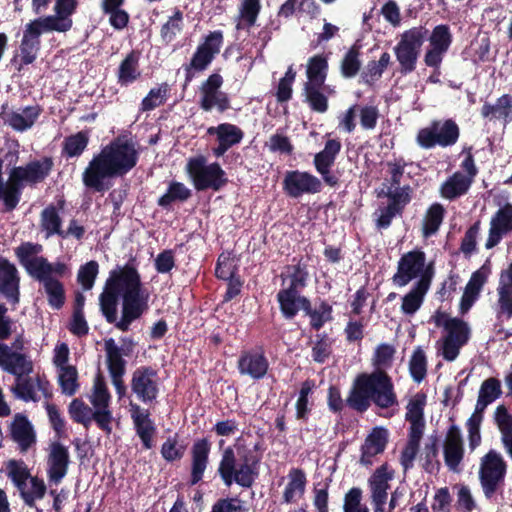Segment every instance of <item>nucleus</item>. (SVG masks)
<instances>
[{"label": "nucleus", "instance_id": "obj_16", "mask_svg": "<svg viewBox=\"0 0 512 512\" xmlns=\"http://www.w3.org/2000/svg\"><path fill=\"white\" fill-rule=\"evenodd\" d=\"M223 78L221 75L211 74L206 81L200 86V106L205 111L217 109L220 112L225 111L229 107V99L221 86Z\"/></svg>", "mask_w": 512, "mask_h": 512}, {"label": "nucleus", "instance_id": "obj_1", "mask_svg": "<svg viewBox=\"0 0 512 512\" xmlns=\"http://www.w3.org/2000/svg\"><path fill=\"white\" fill-rule=\"evenodd\" d=\"M149 293L141 287L137 271L129 266L110 272L103 292L100 308L109 323H116L122 331L148 310Z\"/></svg>", "mask_w": 512, "mask_h": 512}, {"label": "nucleus", "instance_id": "obj_24", "mask_svg": "<svg viewBox=\"0 0 512 512\" xmlns=\"http://www.w3.org/2000/svg\"><path fill=\"white\" fill-rule=\"evenodd\" d=\"M76 6V0H56L55 15L40 17L37 20L51 32H66L72 27L70 16L74 13Z\"/></svg>", "mask_w": 512, "mask_h": 512}, {"label": "nucleus", "instance_id": "obj_54", "mask_svg": "<svg viewBox=\"0 0 512 512\" xmlns=\"http://www.w3.org/2000/svg\"><path fill=\"white\" fill-rule=\"evenodd\" d=\"M423 434L421 432L409 431L407 444L401 453V464L405 470L412 467Z\"/></svg>", "mask_w": 512, "mask_h": 512}, {"label": "nucleus", "instance_id": "obj_60", "mask_svg": "<svg viewBox=\"0 0 512 512\" xmlns=\"http://www.w3.org/2000/svg\"><path fill=\"white\" fill-rule=\"evenodd\" d=\"M69 413L74 421L85 426H88L91 421L94 420V409L90 408L79 399H74L71 402L69 406Z\"/></svg>", "mask_w": 512, "mask_h": 512}, {"label": "nucleus", "instance_id": "obj_35", "mask_svg": "<svg viewBox=\"0 0 512 512\" xmlns=\"http://www.w3.org/2000/svg\"><path fill=\"white\" fill-rule=\"evenodd\" d=\"M388 440V432L384 428L376 427L367 436L365 443L362 446L361 463L369 465L372 463V458L385 449Z\"/></svg>", "mask_w": 512, "mask_h": 512}, {"label": "nucleus", "instance_id": "obj_3", "mask_svg": "<svg viewBox=\"0 0 512 512\" xmlns=\"http://www.w3.org/2000/svg\"><path fill=\"white\" fill-rule=\"evenodd\" d=\"M42 250L41 244L25 242L15 249V254L27 273L42 284L49 305L59 309L64 304L65 291L58 277L65 274L67 266L62 262L50 263L39 256Z\"/></svg>", "mask_w": 512, "mask_h": 512}, {"label": "nucleus", "instance_id": "obj_56", "mask_svg": "<svg viewBox=\"0 0 512 512\" xmlns=\"http://www.w3.org/2000/svg\"><path fill=\"white\" fill-rule=\"evenodd\" d=\"M191 196V190L187 188L183 183L172 182L167 192L160 197L158 204L163 207L169 206L175 201H185Z\"/></svg>", "mask_w": 512, "mask_h": 512}, {"label": "nucleus", "instance_id": "obj_49", "mask_svg": "<svg viewBox=\"0 0 512 512\" xmlns=\"http://www.w3.org/2000/svg\"><path fill=\"white\" fill-rule=\"evenodd\" d=\"M18 491L24 503L29 507H34L36 501L45 496L46 485L43 480L38 479L37 477H30L29 483L27 482Z\"/></svg>", "mask_w": 512, "mask_h": 512}, {"label": "nucleus", "instance_id": "obj_27", "mask_svg": "<svg viewBox=\"0 0 512 512\" xmlns=\"http://www.w3.org/2000/svg\"><path fill=\"white\" fill-rule=\"evenodd\" d=\"M239 373L251 379H262L269 368V363L261 351L252 350L243 352L237 364Z\"/></svg>", "mask_w": 512, "mask_h": 512}, {"label": "nucleus", "instance_id": "obj_10", "mask_svg": "<svg viewBox=\"0 0 512 512\" xmlns=\"http://www.w3.org/2000/svg\"><path fill=\"white\" fill-rule=\"evenodd\" d=\"M434 276L433 263H426L425 253L420 250H414L405 253L398 262L397 272L393 276L394 284L402 287L406 286L413 279L418 281H428L430 286Z\"/></svg>", "mask_w": 512, "mask_h": 512}, {"label": "nucleus", "instance_id": "obj_61", "mask_svg": "<svg viewBox=\"0 0 512 512\" xmlns=\"http://www.w3.org/2000/svg\"><path fill=\"white\" fill-rule=\"evenodd\" d=\"M99 272V265L91 260L80 267L77 275L78 282L84 290H90L94 286L95 279Z\"/></svg>", "mask_w": 512, "mask_h": 512}, {"label": "nucleus", "instance_id": "obj_33", "mask_svg": "<svg viewBox=\"0 0 512 512\" xmlns=\"http://www.w3.org/2000/svg\"><path fill=\"white\" fill-rule=\"evenodd\" d=\"M392 473L386 468L377 469L369 480L372 502L375 506V512H383L384 505L387 500V490L389 489V481L392 479Z\"/></svg>", "mask_w": 512, "mask_h": 512}, {"label": "nucleus", "instance_id": "obj_40", "mask_svg": "<svg viewBox=\"0 0 512 512\" xmlns=\"http://www.w3.org/2000/svg\"><path fill=\"white\" fill-rule=\"evenodd\" d=\"M131 417L137 430L138 436L141 438L145 448L152 447V436L154 434V426L149 418L146 410L138 405H131Z\"/></svg>", "mask_w": 512, "mask_h": 512}, {"label": "nucleus", "instance_id": "obj_34", "mask_svg": "<svg viewBox=\"0 0 512 512\" xmlns=\"http://www.w3.org/2000/svg\"><path fill=\"white\" fill-rule=\"evenodd\" d=\"M210 443L207 439L197 440L191 449L192 463H191V484L198 483L204 475L208 465V457L210 453Z\"/></svg>", "mask_w": 512, "mask_h": 512}, {"label": "nucleus", "instance_id": "obj_53", "mask_svg": "<svg viewBox=\"0 0 512 512\" xmlns=\"http://www.w3.org/2000/svg\"><path fill=\"white\" fill-rule=\"evenodd\" d=\"M396 349L393 345L382 343L375 348L372 364L376 370L385 371L392 366Z\"/></svg>", "mask_w": 512, "mask_h": 512}, {"label": "nucleus", "instance_id": "obj_11", "mask_svg": "<svg viewBox=\"0 0 512 512\" xmlns=\"http://www.w3.org/2000/svg\"><path fill=\"white\" fill-rule=\"evenodd\" d=\"M187 172L197 190H219L226 184L224 170L218 163L208 164L202 156L192 158L187 164Z\"/></svg>", "mask_w": 512, "mask_h": 512}, {"label": "nucleus", "instance_id": "obj_38", "mask_svg": "<svg viewBox=\"0 0 512 512\" xmlns=\"http://www.w3.org/2000/svg\"><path fill=\"white\" fill-rule=\"evenodd\" d=\"M488 278V270L484 267L474 272L468 281L465 291L461 298L460 309L463 313L467 312L478 298L480 291Z\"/></svg>", "mask_w": 512, "mask_h": 512}, {"label": "nucleus", "instance_id": "obj_57", "mask_svg": "<svg viewBox=\"0 0 512 512\" xmlns=\"http://www.w3.org/2000/svg\"><path fill=\"white\" fill-rule=\"evenodd\" d=\"M58 381L62 388L63 393L71 396L78 389V372L75 366L57 369Z\"/></svg>", "mask_w": 512, "mask_h": 512}, {"label": "nucleus", "instance_id": "obj_62", "mask_svg": "<svg viewBox=\"0 0 512 512\" xmlns=\"http://www.w3.org/2000/svg\"><path fill=\"white\" fill-rule=\"evenodd\" d=\"M88 144V136L84 132H78L66 138L64 151L69 157L80 155Z\"/></svg>", "mask_w": 512, "mask_h": 512}, {"label": "nucleus", "instance_id": "obj_47", "mask_svg": "<svg viewBox=\"0 0 512 512\" xmlns=\"http://www.w3.org/2000/svg\"><path fill=\"white\" fill-rule=\"evenodd\" d=\"M61 218L57 209L49 205L42 210L40 214V229L45 233V238L48 239L53 235L62 234Z\"/></svg>", "mask_w": 512, "mask_h": 512}, {"label": "nucleus", "instance_id": "obj_8", "mask_svg": "<svg viewBox=\"0 0 512 512\" xmlns=\"http://www.w3.org/2000/svg\"><path fill=\"white\" fill-rule=\"evenodd\" d=\"M307 272L299 266L289 268L283 278V289L278 293L282 313L290 318L300 310H308L309 301L300 296L299 290L305 286Z\"/></svg>", "mask_w": 512, "mask_h": 512}, {"label": "nucleus", "instance_id": "obj_58", "mask_svg": "<svg viewBox=\"0 0 512 512\" xmlns=\"http://www.w3.org/2000/svg\"><path fill=\"white\" fill-rule=\"evenodd\" d=\"M409 371L413 380L420 383L426 376L427 373V359L424 351L418 347L413 352L410 362Z\"/></svg>", "mask_w": 512, "mask_h": 512}, {"label": "nucleus", "instance_id": "obj_20", "mask_svg": "<svg viewBox=\"0 0 512 512\" xmlns=\"http://www.w3.org/2000/svg\"><path fill=\"white\" fill-rule=\"evenodd\" d=\"M15 350L0 342V367L15 375L16 379L32 371L31 362L17 350L22 349V341L17 340Z\"/></svg>", "mask_w": 512, "mask_h": 512}, {"label": "nucleus", "instance_id": "obj_6", "mask_svg": "<svg viewBox=\"0 0 512 512\" xmlns=\"http://www.w3.org/2000/svg\"><path fill=\"white\" fill-rule=\"evenodd\" d=\"M218 473L227 487L236 483L243 488H249L258 475L257 463L246 455L237 457L234 450L228 447L222 454Z\"/></svg>", "mask_w": 512, "mask_h": 512}, {"label": "nucleus", "instance_id": "obj_5", "mask_svg": "<svg viewBox=\"0 0 512 512\" xmlns=\"http://www.w3.org/2000/svg\"><path fill=\"white\" fill-rule=\"evenodd\" d=\"M49 159L32 161L25 166L13 167L8 174L4 193V205L8 211L13 210L20 201L21 191L25 186H34L43 181L51 170Z\"/></svg>", "mask_w": 512, "mask_h": 512}, {"label": "nucleus", "instance_id": "obj_43", "mask_svg": "<svg viewBox=\"0 0 512 512\" xmlns=\"http://www.w3.org/2000/svg\"><path fill=\"white\" fill-rule=\"evenodd\" d=\"M39 115L37 107H26L21 112H1L2 118L14 129L23 131L30 128Z\"/></svg>", "mask_w": 512, "mask_h": 512}, {"label": "nucleus", "instance_id": "obj_36", "mask_svg": "<svg viewBox=\"0 0 512 512\" xmlns=\"http://www.w3.org/2000/svg\"><path fill=\"white\" fill-rule=\"evenodd\" d=\"M426 405V396L422 393L413 395L407 406L405 419L409 422V431L424 433L425 420L424 408Z\"/></svg>", "mask_w": 512, "mask_h": 512}, {"label": "nucleus", "instance_id": "obj_18", "mask_svg": "<svg viewBox=\"0 0 512 512\" xmlns=\"http://www.w3.org/2000/svg\"><path fill=\"white\" fill-rule=\"evenodd\" d=\"M223 42V35L219 31L210 33L193 55L190 64L186 67V82L191 81L193 75L191 70L202 71L208 67L214 56L219 53Z\"/></svg>", "mask_w": 512, "mask_h": 512}, {"label": "nucleus", "instance_id": "obj_25", "mask_svg": "<svg viewBox=\"0 0 512 512\" xmlns=\"http://www.w3.org/2000/svg\"><path fill=\"white\" fill-rule=\"evenodd\" d=\"M105 351L112 383L115 387L116 393L121 398L126 393V386L123 381L125 361L122 358L120 348L115 344L113 339L105 341Z\"/></svg>", "mask_w": 512, "mask_h": 512}, {"label": "nucleus", "instance_id": "obj_22", "mask_svg": "<svg viewBox=\"0 0 512 512\" xmlns=\"http://www.w3.org/2000/svg\"><path fill=\"white\" fill-rule=\"evenodd\" d=\"M47 32L51 31L37 19L26 24L20 45V56L23 64L28 65L34 62L40 48V36Z\"/></svg>", "mask_w": 512, "mask_h": 512}, {"label": "nucleus", "instance_id": "obj_17", "mask_svg": "<svg viewBox=\"0 0 512 512\" xmlns=\"http://www.w3.org/2000/svg\"><path fill=\"white\" fill-rule=\"evenodd\" d=\"M492 307L499 322L512 318V262L499 275Z\"/></svg>", "mask_w": 512, "mask_h": 512}, {"label": "nucleus", "instance_id": "obj_42", "mask_svg": "<svg viewBox=\"0 0 512 512\" xmlns=\"http://www.w3.org/2000/svg\"><path fill=\"white\" fill-rule=\"evenodd\" d=\"M428 281H417L416 285L402 298L401 311L406 315L415 314L423 304L429 290Z\"/></svg>", "mask_w": 512, "mask_h": 512}, {"label": "nucleus", "instance_id": "obj_51", "mask_svg": "<svg viewBox=\"0 0 512 512\" xmlns=\"http://www.w3.org/2000/svg\"><path fill=\"white\" fill-rule=\"evenodd\" d=\"M361 65L360 45L354 44L341 61V73L346 78H352L359 72Z\"/></svg>", "mask_w": 512, "mask_h": 512}, {"label": "nucleus", "instance_id": "obj_48", "mask_svg": "<svg viewBox=\"0 0 512 512\" xmlns=\"http://www.w3.org/2000/svg\"><path fill=\"white\" fill-rule=\"evenodd\" d=\"M444 213V207L439 203H434L429 207L422 220V234L425 238L437 233L443 221Z\"/></svg>", "mask_w": 512, "mask_h": 512}, {"label": "nucleus", "instance_id": "obj_63", "mask_svg": "<svg viewBox=\"0 0 512 512\" xmlns=\"http://www.w3.org/2000/svg\"><path fill=\"white\" fill-rule=\"evenodd\" d=\"M311 318V325L315 329L321 328L324 323L331 320L332 307L325 302H321L314 310H305Z\"/></svg>", "mask_w": 512, "mask_h": 512}, {"label": "nucleus", "instance_id": "obj_15", "mask_svg": "<svg viewBox=\"0 0 512 512\" xmlns=\"http://www.w3.org/2000/svg\"><path fill=\"white\" fill-rule=\"evenodd\" d=\"M428 46L424 55V63L428 67L439 70L443 58L452 43V34L447 25H437L428 37Z\"/></svg>", "mask_w": 512, "mask_h": 512}, {"label": "nucleus", "instance_id": "obj_13", "mask_svg": "<svg viewBox=\"0 0 512 512\" xmlns=\"http://www.w3.org/2000/svg\"><path fill=\"white\" fill-rule=\"evenodd\" d=\"M506 474V463L500 453L491 450L482 457L480 463V481L484 494L491 497Z\"/></svg>", "mask_w": 512, "mask_h": 512}, {"label": "nucleus", "instance_id": "obj_23", "mask_svg": "<svg viewBox=\"0 0 512 512\" xmlns=\"http://www.w3.org/2000/svg\"><path fill=\"white\" fill-rule=\"evenodd\" d=\"M509 233H512V204L506 203L491 217L485 247L487 249L495 247Z\"/></svg>", "mask_w": 512, "mask_h": 512}, {"label": "nucleus", "instance_id": "obj_2", "mask_svg": "<svg viewBox=\"0 0 512 512\" xmlns=\"http://www.w3.org/2000/svg\"><path fill=\"white\" fill-rule=\"evenodd\" d=\"M138 160L133 142L117 139L95 155L83 172L86 187L102 192L110 188V179L127 174Z\"/></svg>", "mask_w": 512, "mask_h": 512}, {"label": "nucleus", "instance_id": "obj_28", "mask_svg": "<svg viewBox=\"0 0 512 512\" xmlns=\"http://www.w3.org/2000/svg\"><path fill=\"white\" fill-rule=\"evenodd\" d=\"M19 281L15 265L0 257V293L13 305L19 302Z\"/></svg>", "mask_w": 512, "mask_h": 512}, {"label": "nucleus", "instance_id": "obj_37", "mask_svg": "<svg viewBox=\"0 0 512 512\" xmlns=\"http://www.w3.org/2000/svg\"><path fill=\"white\" fill-rule=\"evenodd\" d=\"M488 278V270L484 267L474 272L468 281L465 291L461 298L460 309L463 313L467 312L478 298L480 291Z\"/></svg>", "mask_w": 512, "mask_h": 512}, {"label": "nucleus", "instance_id": "obj_30", "mask_svg": "<svg viewBox=\"0 0 512 512\" xmlns=\"http://www.w3.org/2000/svg\"><path fill=\"white\" fill-rule=\"evenodd\" d=\"M464 448L460 429L452 426L447 432L444 442L445 463L450 470L459 471V465L463 459Z\"/></svg>", "mask_w": 512, "mask_h": 512}, {"label": "nucleus", "instance_id": "obj_59", "mask_svg": "<svg viewBox=\"0 0 512 512\" xmlns=\"http://www.w3.org/2000/svg\"><path fill=\"white\" fill-rule=\"evenodd\" d=\"M320 87L305 83V98L314 111L324 113L328 109V101L324 94L319 91Z\"/></svg>", "mask_w": 512, "mask_h": 512}, {"label": "nucleus", "instance_id": "obj_26", "mask_svg": "<svg viewBox=\"0 0 512 512\" xmlns=\"http://www.w3.org/2000/svg\"><path fill=\"white\" fill-rule=\"evenodd\" d=\"M69 462L68 449L59 443L52 444L47 459V475L51 483L58 485L63 480L67 474Z\"/></svg>", "mask_w": 512, "mask_h": 512}, {"label": "nucleus", "instance_id": "obj_14", "mask_svg": "<svg viewBox=\"0 0 512 512\" xmlns=\"http://www.w3.org/2000/svg\"><path fill=\"white\" fill-rule=\"evenodd\" d=\"M88 398L94 409V421L103 431L110 434L112 431L111 423L113 419L112 412L109 409L111 395L103 377L100 374L95 377Z\"/></svg>", "mask_w": 512, "mask_h": 512}, {"label": "nucleus", "instance_id": "obj_19", "mask_svg": "<svg viewBox=\"0 0 512 512\" xmlns=\"http://www.w3.org/2000/svg\"><path fill=\"white\" fill-rule=\"evenodd\" d=\"M321 187V181L316 176L299 170L286 172L283 179L284 191L293 198L318 193Z\"/></svg>", "mask_w": 512, "mask_h": 512}, {"label": "nucleus", "instance_id": "obj_46", "mask_svg": "<svg viewBox=\"0 0 512 512\" xmlns=\"http://www.w3.org/2000/svg\"><path fill=\"white\" fill-rule=\"evenodd\" d=\"M502 393L501 383L496 378H488L480 386L477 408L479 411H484L486 407L500 397Z\"/></svg>", "mask_w": 512, "mask_h": 512}, {"label": "nucleus", "instance_id": "obj_45", "mask_svg": "<svg viewBox=\"0 0 512 512\" xmlns=\"http://www.w3.org/2000/svg\"><path fill=\"white\" fill-rule=\"evenodd\" d=\"M288 484L283 493V499L286 503L297 501L304 493L306 485V476L300 469H291L288 474Z\"/></svg>", "mask_w": 512, "mask_h": 512}, {"label": "nucleus", "instance_id": "obj_7", "mask_svg": "<svg viewBox=\"0 0 512 512\" xmlns=\"http://www.w3.org/2000/svg\"><path fill=\"white\" fill-rule=\"evenodd\" d=\"M437 326L444 328V335L436 343L438 354L446 361H454L461 348L468 342L470 328L464 321L457 318H450L444 313L435 316Z\"/></svg>", "mask_w": 512, "mask_h": 512}, {"label": "nucleus", "instance_id": "obj_64", "mask_svg": "<svg viewBox=\"0 0 512 512\" xmlns=\"http://www.w3.org/2000/svg\"><path fill=\"white\" fill-rule=\"evenodd\" d=\"M362 491L359 488L350 489L344 498V512H369L368 508L361 504Z\"/></svg>", "mask_w": 512, "mask_h": 512}, {"label": "nucleus", "instance_id": "obj_39", "mask_svg": "<svg viewBox=\"0 0 512 512\" xmlns=\"http://www.w3.org/2000/svg\"><path fill=\"white\" fill-rule=\"evenodd\" d=\"M481 115L490 120H502L504 123L512 121V96L502 95L495 104L485 103L481 108Z\"/></svg>", "mask_w": 512, "mask_h": 512}, {"label": "nucleus", "instance_id": "obj_31", "mask_svg": "<svg viewBox=\"0 0 512 512\" xmlns=\"http://www.w3.org/2000/svg\"><path fill=\"white\" fill-rule=\"evenodd\" d=\"M207 133L217 136L218 146L213 148V153L217 157L222 156L230 147L238 144L243 138L241 129L230 123L209 127Z\"/></svg>", "mask_w": 512, "mask_h": 512}, {"label": "nucleus", "instance_id": "obj_50", "mask_svg": "<svg viewBox=\"0 0 512 512\" xmlns=\"http://www.w3.org/2000/svg\"><path fill=\"white\" fill-rule=\"evenodd\" d=\"M327 67V60L323 56L316 55L310 58L307 64L308 81L306 83H311L313 86H322L326 78Z\"/></svg>", "mask_w": 512, "mask_h": 512}, {"label": "nucleus", "instance_id": "obj_52", "mask_svg": "<svg viewBox=\"0 0 512 512\" xmlns=\"http://www.w3.org/2000/svg\"><path fill=\"white\" fill-rule=\"evenodd\" d=\"M139 57L136 53L131 52L120 64L118 78L121 84H129L135 81L140 72L138 70Z\"/></svg>", "mask_w": 512, "mask_h": 512}, {"label": "nucleus", "instance_id": "obj_4", "mask_svg": "<svg viewBox=\"0 0 512 512\" xmlns=\"http://www.w3.org/2000/svg\"><path fill=\"white\" fill-rule=\"evenodd\" d=\"M349 406L365 411L373 402L379 408L397 405V396L391 378L385 371L375 370L357 376L347 398Z\"/></svg>", "mask_w": 512, "mask_h": 512}, {"label": "nucleus", "instance_id": "obj_55", "mask_svg": "<svg viewBox=\"0 0 512 512\" xmlns=\"http://www.w3.org/2000/svg\"><path fill=\"white\" fill-rule=\"evenodd\" d=\"M6 469L8 477L18 490H20L31 477L27 466L22 461L10 460L7 462Z\"/></svg>", "mask_w": 512, "mask_h": 512}, {"label": "nucleus", "instance_id": "obj_12", "mask_svg": "<svg viewBox=\"0 0 512 512\" xmlns=\"http://www.w3.org/2000/svg\"><path fill=\"white\" fill-rule=\"evenodd\" d=\"M459 138V127L453 120L433 121L430 126L422 128L416 136L417 144L430 149L439 145L447 147L454 145Z\"/></svg>", "mask_w": 512, "mask_h": 512}, {"label": "nucleus", "instance_id": "obj_44", "mask_svg": "<svg viewBox=\"0 0 512 512\" xmlns=\"http://www.w3.org/2000/svg\"><path fill=\"white\" fill-rule=\"evenodd\" d=\"M471 177L455 172L441 186L440 192L446 199H454L465 194L471 186Z\"/></svg>", "mask_w": 512, "mask_h": 512}, {"label": "nucleus", "instance_id": "obj_29", "mask_svg": "<svg viewBox=\"0 0 512 512\" xmlns=\"http://www.w3.org/2000/svg\"><path fill=\"white\" fill-rule=\"evenodd\" d=\"M340 149V142L335 139H330L326 142L324 149L314 157V164L317 172L330 186H334L337 183V178L330 174V167L333 165Z\"/></svg>", "mask_w": 512, "mask_h": 512}, {"label": "nucleus", "instance_id": "obj_32", "mask_svg": "<svg viewBox=\"0 0 512 512\" xmlns=\"http://www.w3.org/2000/svg\"><path fill=\"white\" fill-rule=\"evenodd\" d=\"M10 434L12 440L17 443L22 452H26L36 443V433L33 425L21 414L14 416L10 425Z\"/></svg>", "mask_w": 512, "mask_h": 512}, {"label": "nucleus", "instance_id": "obj_21", "mask_svg": "<svg viewBox=\"0 0 512 512\" xmlns=\"http://www.w3.org/2000/svg\"><path fill=\"white\" fill-rule=\"evenodd\" d=\"M131 388L144 403L153 401L158 394L156 371L148 367L136 369L132 375Z\"/></svg>", "mask_w": 512, "mask_h": 512}, {"label": "nucleus", "instance_id": "obj_41", "mask_svg": "<svg viewBox=\"0 0 512 512\" xmlns=\"http://www.w3.org/2000/svg\"><path fill=\"white\" fill-rule=\"evenodd\" d=\"M12 392L17 398L24 401H38L41 394H46V388L38 379H23L22 377H19L16 379L15 386L12 387Z\"/></svg>", "mask_w": 512, "mask_h": 512}, {"label": "nucleus", "instance_id": "obj_9", "mask_svg": "<svg viewBox=\"0 0 512 512\" xmlns=\"http://www.w3.org/2000/svg\"><path fill=\"white\" fill-rule=\"evenodd\" d=\"M428 37V30L424 26H415L405 30L399 35L394 47V54L403 74L415 70L420 49Z\"/></svg>", "mask_w": 512, "mask_h": 512}]
</instances>
